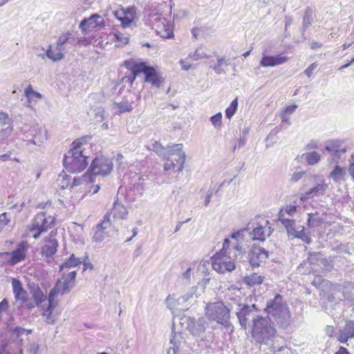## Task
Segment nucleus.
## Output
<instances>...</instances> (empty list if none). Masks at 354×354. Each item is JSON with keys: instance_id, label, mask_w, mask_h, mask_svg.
I'll list each match as a JSON object with an SVG mask.
<instances>
[{"instance_id": "obj_1", "label": "nucleus", "mask_w": 354, "mask_h": 354, "mask_svg": "<svg viewBox=\"0 0 354 354\" xmlns=\"http://www.w3.org/2000/svg\"><path fill=\"white\" fill-rule=\"evenodd\" d=\"M252 337L260 348L263 346L277 354L286 349L281 336L270 320L266 317L257 319L252 328Z\"/></svg>"}, {"instance_id": "obj_2", "label": "nucleus", "mask_w": 354, "mask_h": 354, "mask_svg": "<svg viewBox=\"0 0 354 354\" xmlns=\"http://www.w3.org/2000/svg\"><path fill=\"white\" fill-rule=\"evenodd\" d=\"M243 252L241 245L236 243L231 248L230 239H225L222 250L211 258L213 269L220 274L234 270V261L238 257H241Z\"/></svg>"}, {"instance_id": "obj_3", "label": "nucleus", "mask_w": 354, "mask_h": 354, "mask_svg": "<svg viewBox=\"0 0 354 354\" xmlns=\"http://www.w3.org/2000/svg\"><path fill=\"white\" fill-rule=\"evenodd\" d=\"M266 310L268 315L267 318L279 327L287 328L291 324L292 319L289 307L281 295L277 294L268 301Z\"/></svg>"}, {"instance_id": "obj_4", "label": "nucleus", "mask_w": 354, "mask_h": 354, "mask_svg": "<svg viewBox=\"0 0 354 354\" xmlns=\"http://www.w3.org/2000/svg\"><path fill=\"white\" fill-rule=\"evenodd\" d=\"M84 149L80 140L72 144V148L65 154L63 164L66 170L71 173L83 171L87 166V156L84 153Z\"/></svg>"}, {"instance_id": "obj_5", "label": "nucleus", "mask_w": 354, "mask_h": 354, "mask_svg": "<svg viewBox=\"0 0 354 354\" xmlns=\"http://www.w3.org/2000/svg\"><path fill=\"white\" fill-rule=\"evenodd\" d=\"M124 66L135 73H143L145 75V82L156 87H160L163 82L158 66H150L146 62L137 63L132 60H126Z\"/></svg>"}, {"instance_id": "obj_6", "label": "nucleus", "mask_w": 354, "mask_h": 354, "mask_svg": "<svg viewBox=\"0 0 354 354\" xmlns=\"http://www.w3.org/2000/svg\"><path fill=\"white\" fill-rule=\"evenodd\" d=\"M183 145L181 144H176L170 147H168L166 161L164 164L165 171H178L180 172L184 168V163L185 160V153L183 151Z\"/></svg>"}, {"instance_id": "obj_7", "label": "nucleus", "mask_w": 354, "mask_h": 354, "mask_svg": "<svg viewBox=\"0 0 354 354\" xmlns=\"http://www.w3.org/2000/svg\"><path fill=\"white\" fill-rule=\"evenodd\" d=\"M205 310V315L209 319L216 321L225 328L230 326V309L223 302L210 303L206 306Z\"/></svg>"}, {"instance_id": "obj_8", "label": "nucleus", "mask_w": 354, "mask_h": 354, "mask_svg": "<svg viewBox=\"0 0 354 354\" xmlns=\"http://www.w3.org/2000/svg\"><path fill=\"white\" fill-rule=\"evenodd\" d=\"M55 217L47 214L44 212L37 214L28 226V232L35 239H38L40 235L51 229L55 225Z\"/></svg>"}, {"instance_id": "obj_9", "label": "nucleus", "mask_w": 354, "mask_h": 354, "mask_svg": "<svg viewBox=\"0 0 354 354\" xmlns=\"http://www.w3.org/2000/svg\"><path fill=\"white\" fill-rule=\"evenodd\" d=\"M236 315L240 325L245 330L247 328L250 321L252 322V325H254L257 319L263 317L259 315V310L257 308L255 304L250 306L239 303V301L236 304Z\"/></svg>"}, {"instance_id": "obj_10", "label": "nucleus", "mask_w": 354, "mask_h": 354, "mask_svg": "<svg viewBox=\"0 0 354 354\" xmlns=\"http://www.w3.org/2000/svg\"><path fill=\"white\" fill-rule=\"evenodd\" d=\"M21 131L26 139L28 146L34 145L40 147L48 139L47 130L37 124L32 126L26 124L22 127Z\"/></svg>"}, {"instance_id": "obj_11", "label": "nucleus", "mask_w": 354, "mask_h": 354, "mask_svg": "<svg viewBox=\"0 0 354 354\" xmlns=\"http://www.w3.org/2000/svg\"><path fill=\"white\" fill-rule=\"evenodd\" d=\"M76 276V271H72L67 275L63 274L62 278L57 281L55 287L50 291L48 295L50 299H55L59 295H62L69 292L75 286Z\"/></svg>"}, {"instance_id": "obj_12", "label": "nucleus", "mask_w": 354, "mask_h": 354, "mask_svg": "<svg viewBox=\"0 0 354 354\" xmlns=\"http://www.w3.org/2000/svg\"><path fill=\"white\" fill-rule=\"evenodd\" d=\"M113 169L112 161L105 157H97L91 162L89 170L94 176H106Z\"/></svg>"}, {"instance_id": "obj_13", "label": "nucleus", "mask_w": 354, "mask_h": 354, "mask_svg": "<svg viewBox=\"0 0 354 354\" xmlns=\"http://www.w3.org/2000/svg\"><path fill=\"white\" fill-rule=\"evenodd\" d=\"M58 241L53 237L52 233L44 237L41 241V253L48 263L54 260V255L57 250Z\"/></svg>"}, {"instance_id": "obj_14", "label": "nucleus", "mask_w": 354, "mask_h": 354, "mask_svg": "<svg viewBox=\"0 0 354 354\" xmlns=\"http://www.w3.org/2000/svg\"><path fill=\"white\" fill-rule=\"evenodd\" d=\"M28 243L25 241H21L17 245L16 249L14 250L12 252H0V256L10 257V258L8 260V263L11 265H15L25 259L26 257V253L28 252Z\"/></svg>"}, {"instance_id": "obj_15", "label": "nucleus", "mask_w": 354, "mask_h": 354, "mask_svg": "<svg viewBox=\"0 0 354 354\" xmlns=\"http://www.w3.org/2000/svg\"><path fill=\"white\" fill-rule=\"evenodd\" d=\"M268 257V252L264 248L252 245L249 253L248 258L252 267H259L261 263H264Z\"/></svg>"}, {"instance_id": "obj_16", "label": "nucleus", "mask_w": 354, "mask_h": 354, "mask_svg": "<svg viewBox=\"0 0 354 354\" xmlns=\"http://www.w3.org/2000/svg\"><path fill=\"white\" fill-rule=\"evenodd\" d=\"M24 342L11 339H1L0 344V354H23L22 346Z\"/></svg>"}, {"instance_id": "obj_17", "label": "nucleus", "mask_w": 354, "mask_h": 354, "mask_svg": "<svg viewBox=\"0 0 354 354\" xmlns=\"http://www.w3.org/2000/svg\"><path fill=\"white\" fill-rule=\"evenodd\" d=\"M325 149L332 156L334 162H338L346 151V146L340 140H330L326 142Z\"/></svg>"}, {"instance_id": "obj_18", "label": "nucleus", "mask_w": 354, "mask_h": 354, "mask_svg": "<svg viewBox=\"0 0 354 354\" xmlns=\"http://www.w3.org/2000/svg\"><path fill=\"white\" fill-rule=\"evenodd\" d=\"M137 8L135 6L128 7L121 6L113 13L116 19L120 22H133L138 19Z\"/></svg>"}, {"instance_id": "obj_19", "label": "nucleus", "mask_w": 354, "mask_h": 354, "mask_svg": "<svg viewBox=\"0 0 354 354\" xmlns=\"http://www.w3.org/2000/svg\"><path fill=\"white\" fill-rule=\"evenodd\" d=\"M298 206L297 205H287L282 207L278 214V220L285 226L295 224V220L287 217L293 216L297 212Z\"/></svg>"}, {"instance_id": "obj_20", "label": "nucleus", "mask_w": 354, "mask_h": 354, "mask_svg": "<svg viewBox=\"0 0 354 354\" xmlns=\"http://www.w3.org/2000/svg\"><path fill=\"white\" fill-rule=\"evenodd\" d=\"M273 230L270 226L268 221H266L265 225H261L256 227L250 233L252 240L264 241L266 239L270 236Z\"/></svg>"}, {"instance_id": "obj_21", "label": "nucleus", "mask_w": 354, "mask_h": 354, "mask_svg": "<svg viewBox=\"0 0 354 354\" xmlns=\"http://www.w3.org/2000/svg\"><path fill=\"white\" fill-rule=\"evenodd\" d=\"M187 328L193 335H200L207 327V323L205 318L201 317L198 319H187Z\"/></svg>"}, {"instance_id": "obj_22", "label": "nucleus", "mask_w": 354, "mask_h": 354, "mask_svg": "<svg viewBox=\"0 0 354 354\" xmlns=\"http://www.w3.org/2000/svg\"><path fill=\"white\" fill-rule=\"evenodd\" d=\"M288 60V57L281 54L274 56L263 55L259 64L260 66L263 67H273L283 64L287 62Z\"/></svg>"}, {"instance_id": "obj_23", "label": "nucleus", "mask_w": 354, "mask_h": 354, "mask_svg": "<svg viewBox=\"0 0 354 354\" xmlns=\"http://www.w3.org/2000/svg\"><path fill=\"white\" fill-rule=\"evenodd\" d=\"M308 263L310 266H313L310 268L309 272L316 270L314 268L315 265L323 266L324 267H330V261L323 257V254L321 252H312L309 254V257L306 261H304V265L306 266Z\"/></svg>"}, {"instance_id": "obj_24", "label": "nucleus", "mask_w": 354, "mask_h": 354, "mask_svg": "<svg viewBox=\"0 0 354 354\" xmlns=\"http://www.w3.org/2000/svg\"><path fill=\"white\" fill-rule=\"evenodd\" d=\"M12 287L16 301H20L21 304L26 303L28 293L23 288L21 281L16 278H12Z\"/></svg>"}, {"instance_id": "obj_25", "label": "nucleus", "mask_w": 354, "mask_h": 354, "mask_svg": "<svg viewBox=\"0 0 354 354\" xmlns=\"http://www.w3.org/2000/svg\"><path fill=\"white\" fill-rule=\"evenodd\" d=\"M11 320H8L7 322L8 331L10 335V339L12 340L24 342L22 337L24 335H28L32 333V329H26L21 326H15L10 323Z\"/></svg>"}, {"instance_id": "obj_26", "label": "nucleus", "mask_w": 354, "mask_h": 354, "mask_svg": "<svg viewBox=\"0 0 354 354\" xmlns=\"http://www.w3.org/2000/svg\"><path fill=\"white\" fill-rule=\"evenodd\" d=\"M354 338V321L346 320L345 326L339 330L337 340L341 343H346L349 339Z\"/></svg>"}, {"instance_id": "obj_27", "label": "nucleus", "mask_w": 354, "mask_h": 354, "mask_svg": "<svg viewBox=\"0 0 354 354\" xmlns=\"http://www.w3.org/2000/svg\"><path fill=\"white\" fill-rule=\"evenodd\" d=\"M289 236L293 238L300 239L302 241L306 243H310V238L306 234L304 226H299L296 227L295 224L289 225V226H285Z\"/></svg>"}, {"instance_id": "obj_28", "label": "nucleus", "mask_w": 354, "mask_h": 354, "mask_svg": "<svg viewBox=\"0 0 354 354\" xmlns=\"http://www.w3.org/2000/svg\"><path fill=\"white\" fill-rule=\"evenodd\" d=\"M327 188L328 185L324 183V182L317 184L316 186L313 187L304 194H301L300 196V200L301 201H305L309 198H313L314 196L323 195L325 193Z\"/></svg>"}, {"instance_id": "obj_29", "label": "nucleus", "mask_w": 354, "mask_h": 354, "mask_svg": "<svg viewBox=\"0 0 354 354\" xmlns=\"http://www.w3.org/2000/svg\"><path fill=\"white\" fill-rule=\"evenodd\" d=\"M40 306L42 310L41 315L46 317L45 321L48 324H53L55 322V317L52 315L53 310L55 306L54 299H50L48 295L47 301Z\"/></svg>"}, {"instance_id": "obj_30", "label": "nucleus", "mask_w": 354, "mask_h": 354, "mask_svg": "<svg viewBox=\"0 0 354 354\" xmlns=\"http://www.w3.org/2000/svg\"><path fill=\"white\" fill-rule=\"evenodd\" d=\"M39 50L43 53H39L38 57H41L42 59L48 58L53 62H56L64 59V53H57L55 49L53 50L51 45H48L46 49L41 48Z\"/></svg>"}, {"instance_id": "obj_31", "label": "nucleus", "mask_w": 354, "mask_h": 354, "mask_svg": "<svg viewBox=\"0 0 354 354\" xmlns=\"http://www.w3.org/2000/svg\"><path fill=\"white\" fill-rule=\"evenodd\" d=\"M156 32L162 38L169 39L174 37V24H156Z\"/></svg>"}, {"instance_id": "obj_32", "label": "nucleus", "mask_w": 354, "mask_h": 354, "mask_svg": "<svg viewBox=\"0 0 354 354\" xmlns=\"http://www.w3.org/2000/svg\"><path fill=\"white\" fill-rule=\"evenodd\" d=\"M354 290V283L351 281L344 282L343 284H335L333 286V291H338V292H342L344 300H348L351 297V294L350 290Z\"/></svg>"}, {"instance_id": "obj_33", "label": "nucleus", "mask_w": 354, "mask_h": 354, "mask_svg": "<svg viewBox=\"0 0 354 354\" xmlns=\"http://www.w3.org/2000/svg\"><path fill=\"white\" fill-rule=\"evenodd\" d=\"M111 214L115 218L126 219L128 215V211L124 205L115 201L111 210Z\"/></svg>"}, {"instance_id": "obj_34", "label": "nucleus", "mask_w": 354, "mask_h": 354, "mask_svg": "<svg viewBox=\"0 0 354 354\" xmlns=\"http://www.w3.org/2000/svg\"><path fill=\"white\" fill-rule=\"evenodd\" d=\"M346 175V169L336 165L335 169L330 173L329 177L335 183H340L344 180Z\"/></svg>"}, {"instance_id": "obj_35", "label": "nucleus", "mask_w": 354, "mask_h": 354, "mask_svg": "<svg viewBox=\"0 0 354 354\" xmlns=\"http://www.w3.org/2000/svg\"><path fill=\"white\" fill-rule=\"evenodd\" d=\"M30 293L37 306H39L47 301L46 299V295L39 286H33L30 290Z\"/></svg>"}, {"instance_id": "obj_36", "label": "nucleus", "mask_w": 354, "mask_h": 354, "mask_svg": "<svg viewBox=\"0 0 354 354\" xmlns=\"http://www.w3.org/2000/svg\"><path fill=\"white\" fill-rule=\"evenodd\" d=\"M82 263L80 258H77L75 254H72L71 257L65 261L64 263L59 266V270L62 271L65 268H72L78 266Z\"/></svg>"}, {"instance_id": "obj_37", "label": "nucleus", "mask_w": 354, "mask_h": 354, "mask_svg": "<svg viewBox=\"0 0 354 354\" xmlns=\"http://www.w3.org/2000/svg\"><path fill=\"white\" fill-rule=\"evenodd\" d=\"M302 158L305 160L309 165H314L318 163L321 160V156L316 151L304 153Z\"/></svg>"}, {"instance_id": "obj_38", "label": "nucleus", "mask_w": 354, "mask_h": 354, "mask_svg": "<svg viewBox=\"0 0 354 354\" xmlns=\"http://www.w3.org/2000/svg\"><path fill=\"white\" fill-rule=\"evenodd\" d=\"M308 216L307 224L309 227H315L320 226L323 223V218L317 212L309 213Z\"/></svg>"}, {"instance_id": "obj_39", "label": "nucleus", "mask_w": 354, "mask_h": 354, "mask_svg": "<svg viewBox=\"0 0 354 354\" xmlns=\"http://www.w3.org/2000/svg\"><path fill=\"white\" fill-rule=\"evenodd\" d=\"M113 109L117 113H122L124 112H128L132 110V104L129 103L127 101H123L121 102H115L113 105Z\"/></svg>"}, {"instance_id": "obj_40", "label": "nucleus", "mask_w": 354, "mask_h": 354, "mask_svg": "<svg viewBox=\"0 0 354 354\" xmlns=\"http://www.w3.org/2000/svg\"><path fill=\"white\" fill-rule=\"evenodd\" d=\"M243 281L248 286H252L261 284L263 281V277L257 273H253L244 277Z\"/></svg>"}, {"instance_id": "obj_41", "label": "nucleus", "mask_w": 354, "mask_h": 354, "mask_svg": "<svg viewBox=\"0 0 354 354\" xmlns=\"http://www.w3.org/2000/svg\"><path fill=\"white\" fill-rule=\"evenodd\" d=\"M180 335L174 334L170 339V344L173 345L172 347H169L168 353L171 354L172 351L173 354H177L180 350Z\"/></svg>"}, {"instance_id": "obj_42", "label": "nucleus", "mask_w": 354, "mask_h": 354, "mask_svg": "<svg viewBox=\"0 0 354 354\" xmlns=\"http://www.w3.org/2000/svg\"><path fill=\"white\" fill-rule=\"evenodd\" d=\"M228 65L227 61L223 57H220L217 59V63L212 67L216 73L221 75L225 73L223 66Z\"/></svg>"}, {"instance_id": "obj_43", "label": "nucleus", "mask_w": 354, "mask_h": 354, "mask_svg": "<svg viewBox=\"0 0 354 354\" xmlns=\"http://www.w3.org/2000/svg\"><path fill=\"white\" fill-rule=\"evenodd\" d=\"M325 283L326 285L330 284V292L326 296L328 302L337 304L340 301H342V299L336 297V294L338 293V291L333 290V286H334L335 285L331 284L328 281H326Z\"/></svg>"}, {"instance_id": "obj_44", "label": "nucleus", "mask_w": 354, "mask_h": 354, "mask_svg": "<svg viewBox=\"0 0 354 354\" xmlns=\"http://www.w3.org/2000/svg\"><path fill=\"white\" fill-rule=\"evenodd\" d=\"M110 214L107 212L104 216L102 221L98 223L95 227L101 231L105 232V230L111 226Z\"/></svg>"}, {"instance_id": "obj_45", "label": "nucleus", "mask_w": 354, "mask_h": 354, "mask_svg": "<svg viewBox=\"0 0 354 354\" xmlns=\"http://www.w3.org/2000/svg\"><path fill=\"white\" fill-rule=\"evenodd\" d=\"M59 186L64 189L68 188L71 185V176L66 174H59L57 178Z\"/></svg>"}, {"instance_id": "obj_46", "label": "nucleus", "mask_w": 354, "mask_h": 354, "mask_svg": "<svg viewBox=\"0 0 354 354\" xmlns=\"http://www.w3.org/2000/svg\"><path fill=\"white\" fill-rule=\"evenodd\" d=\"M238 107V99L235 98L232 100L230 105L225 110V116L230 119L237 110Z\"/></svg>"}, {"instance_id": "obj_47", "label": "nucleus", "mask_w": 354, "mask_h": 354, "mask_svg": "<svg viewBox=\"0 0 354 354\" xmlns=\"http://www.w3.org/2000/svg\"><path fill=\"white\" fill-rule=\"evenodd\" d=\"M93 24H80L79 28L84 35L88 34L92 31L93 28H101L104 26V24H95V26H92Z\"/></svg>"}, {"instance_id": "obj_48", "label": "nucleus", "mask_w": 354, "mask_h": 354, "mask_svg": "<svg viewBox=\"0 0 354 354\" xmlns=\"http://www.w3.org/2000/svg\"><path fill=\"white\" fill-rule=\"evenodd\" d=\"M151 149L154 151L157 154H158L160 156H162V158H165L166 155L167 153V149L162 147L161 144L158 142H155L152 145Z\"/></svg>"}, {"instance_id": "obj_49", "label": "nucleus", "mask_w": 354, "mask_h": 354, "mask_svg": "<svg viewBox=\"0 0 354 354\" xmlns=\"http://www.w3.org/2000/svg\"><path fill=\"white\" fill-rule=\"evenodd\" d=\"M113 36L115 39L122 44H127L129 41V35L124 34L118 30H114Z\"/></svg>"}, {"instance_id": "obj_50", "label": "nucleus", "mask_w": 354, "mask_h": 354, "mask_svg": "<svg viewBox=\"0 0 354 354\" xmlns=\"http://www.w3.org/2000/svg\"><path fill=\"white\" fill-rule=\"evenodd\" d=\"M106 232L98 230L96 227L93 228V240L97 243H101L106 237Z\"/></svg>"}, {"instance_id": "obj_51", "label": "nucleus", "mask_w": 354, "mask_h": 354, "mask_svg": "<svg viewBox=\"0 0 354 354\" xmlns=\"http://www.w3.org/2000/svg\"><path fill=\"white\" fill-rule=\"evenodd\" d=\"M189 58H193L194 60H198L200 59H203L208 57L207 55L203 51L202 48H198L196 49L193 54L189 55Z\"/></svg>"}, {"instance_id": "obj_52", "label": "nucleus", "mask_w": 354, "mask_h": 354, "mask_svg": "<svg viewBox=\"0 0 354 354\" xmlns=\"http://www.w3.org/2000/svg\"><path fill=\"white\" fill-rule=\"evenodd\" d=\"M196 289L197 288L196 286L192 287L185 295L178 298V301L179 303H185L187 301L196 293Z\"/></svg>"}, {"instance_id": "obj_53", "label": "nucleus", "mask_w": 354, "mask_h": 354, "mask_svg": "<svg viewBox=\"0 0 354 354\" xmlns=\"http://www.w3.org/2000/svg\"><path fill=\"white\" fill-rule=\"evenodd\" d=\"M210 121L215 128L219 129L222 125V114L218 113L210 118Z\"/></svg>"}, {"instance_id": "obj_54", "label": "nucleus", "mask_w": 354, "mask_h": 354, "mask_svg": "<svg viewBox=\"0 0 354 354\" xmlns=\"http://www.w3.org/2000/svg\"><path fill=\"white\" fill-rule=\"evenodd\" d=\"M10 216L6 212L0 214V232L10 223Z\"/></svg>"}, {"instance_id": "obj_55", "label": "nucleus", "mask_w": 354, "mask_h": 354, "mask_svg": "<svg viewBox=\"0 0 354 354\" xmlns=\"http://www.w3.org/2000/svg\"><path fill=\"white\" fill-rule=\"evenodd\" d=\"M72 39V35L69 32L62 34L57 39V41L62 45H65L66 43L70 41Z\"/></svg>"}, {"instance_id": "obj_56", "label": "nucleus", "mask_w": 354, "mask_h": 354, "mask_svg": "<svg viewBox=\"0 0 354 354\" xmlns=\"http://www.w3.org/2000/svg\"><path fill=\"white\" fill-rule=\"evenodd\" d=\"M101 19L100 22H104V19L100 16V15L95 13L92 14L88 17H84L81 20L80 22H93L94 21H96L97 19Z\"/></svg>"}, {"instance_id": "obj_57", "label": "nucleus", "mask_w": 354, "mask_h": 354, "mask_svg": "<svg viewBox=\"0 0 354 354\" xmlns=\"http://www.w3.org/2000/svg\"><path fill=\"white\" fill-rule=\"evenodd\" d=\"M313 12V10L308 7L305 11L303 18V22H310V21H313L312 16Z\"/></svg>"}, {"instance_id": "obj_58", "label": "nucleus", "mask_w": 354, "mask_h": 354, "mask_svg": "<svg viewBox=\"0 0 354 354\" xmlns=\"http://www.w3.org/2000/svg\"><path fill=\"white\" fill-rule=\"evenodd\" d=\"M192 274V268H189L185 272L182 274L181 279L185 281V283H189L191 281V277Z\"/></svg>"}, {"instance_id": "obj_59", "label": "nucleus", "mask_w": 354, "mask_h": 354, "mask_svg": "<svg viewBox=\"0 0 354 354\" xmlns=\"http://www.w3.org/2000/svg\"><path fill=\"white\" fill-rule=\"evenodd\" d=\"M39 344L36 342L30 343L28 345V354H37L39 351Z\"/></svg>"}, {"instance_id": "obj_60", "label": "nucleus", "mask_w": 354, "mask_h": 354, "mask_svg": "<svg viewBox=\"0 0 354 354\" xmlns=\"http://www.w3.org/2000/svg\"><path fill=\"white\" fill-rule=\"evenodd\" d=\"M32 86L29 84L28 87L24 91V94L26 97L28 98V104H30V102L31 100V95H32L33 92ZM26 106H29V104H27Z\"/></svg>"}, {"instance_id": "obj_61", "label": "nucleus", "mask_w": 354, "mask_h": 354, "mask_svg": "<svg viewBox=\"0 0 354 354\" xmlns=\"http://www.w3.org/2000/svg\"><path fill=\"white\" fill-rule=\"evenodd\" d=\"M317 64L316 63L311 64L305 71L304 74L308 76V77H310L313 71L317 68Z\"/></svg>"}, {"instance_id": "obj_62", "label": "nucleus", "mask_w": 354, "mask_h": 354, "mask_svg": "<svg viewBox=\"0 0 354 354\" xmlns=\"http://www.w3.org/2000/svg\"><path fill=\"white\" fill-rule=\"evenodd\" d=\"M304 174L305 173L304 171L294 172L291 176V181L294 183L299 181L303 177Z\"/></svg>"}, {"instance_id": "obj_63", "label": "nucleus", "mask_w": 354, "mask_h": 354, "mask_svg": "<svg viewBox=\"0 0 354 354\" xmlns=\"http://www.w3.org/2000/svg\"><path fill=\"white\" fill-rule=\"evenodd\" d=\"M131 71V75L129 76H125L124 77V80L126 82H129V84H132L133 82L135 81L136 76L138 75L140 73H135L133 71Z\"/></svg>"}, {"instance_id": "obj_64", "label": "nucleus", "mask_w": 354, "mask_h": 354, "mask_svg": "<svg viewBox=\"0 0 354 354\" xmlns=\"http://www.w3.org/2000/svg\"><path fill=\"white\" fill-rule=\"evenodd\" d=\"M348 171L353 179L354 180V153L351 156Z\"/></svg>"}]
</instances>
